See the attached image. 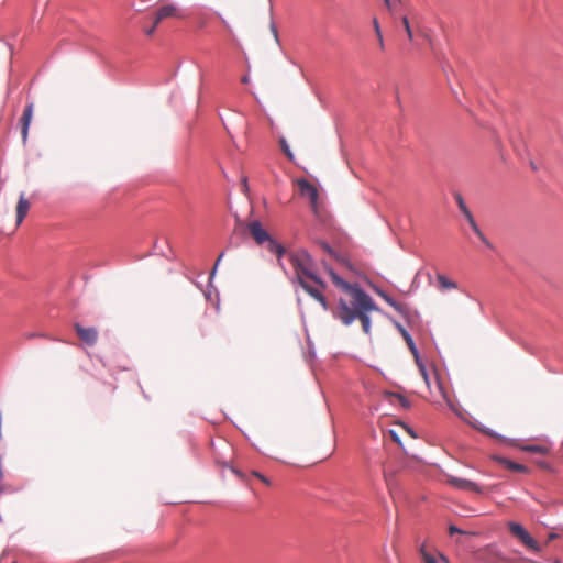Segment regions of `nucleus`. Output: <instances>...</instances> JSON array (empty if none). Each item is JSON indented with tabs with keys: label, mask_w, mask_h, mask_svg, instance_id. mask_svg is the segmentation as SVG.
<instances>
[{
	"label": "nucleus",
	"mask_w": 563,
	"mask_h": 563,
	"mask_svg": "<svg viewBox=\"0 0 563 563\" xmlns=\"http://www.w3.org/2000/svg\"><path fill=\"white\" fill-rule=\"evenodd\" d=\"M399 428H400L404 432H406L410 438H416V434L413 433V431H412L410 428L406 427V426H405V424H402V423H400V424H399Z\"/></svg>",
	"instance_id": "obj_27"
},
{
	"label": "nucleus",
	"mask_w": 563,
	"mask_h": 563,
	"mask_svg": "<svg viewBox=\"0 0 563 563\" xmlns=\"http://www.w3.org/2000/svg\"><path fill=\"white\" fill-rule=\"evenodd\" d=\"M29 208H30V202L29 200L24 197V194L22 192L20 195V198H19V201H18V206H16V223L18 224H21L22 221L24 220L27 211H29Z\"/></svg>",
	"instance_id": "obj_15"
},
{
	"label": "nucleus",
	"mask_w": 563,
	"mask_h": 563,
	"mask_svg": "<svg viewBox=\"0 0 563 563\" xmlns=\"http://www.w3.org/2000/svg\"><path fill=\"white\" fill-rule=\"evenodd\" d=\"M253 474H254V476L258 477L263 483L269 485L271 482L265 475H263L256 471H254Z\"/></svg>",
	"instance_id": "obj_29"
},
{
	"label": "nucleus",
	"mask_w": 563,
	"mask_h": 563,
	"mask_svg": "<svg viewBox=\"0 0 563 563\" xmlns=\"http://www.w3.org/2000/svg\"><path fill=\"white\" fill-rule=\"evenodd\" d=\"M35 336H37V334H36V333H29V334L26 335V338H29V339H32V338H35Z\"/></svg>",
	"instance_id": "obj_46"
},
{
	"label": "nucleus",
	"mask_w": 563,
	"mask_h": 563,
	"mask_svg": "<svg viewBox=\"0 0 563 563\" xmlns=\"http://www.w3.org/2000/svg\"><path fill=\"white\" fill-rule=\"evenodd\" d=\"M372 25H373V30H374V34H375V35H379V34H382V33H383L382 27H380V23H379V21H378V18H377V16H374V18L372 19Z\"/></svg>",
	"instance_id": "obj_25"
},
{
	"label": "nucleus",
	"mask_w": 563,
	"mask_h": 563,
	"mask_svg": "<svg viewBox=\"0 0 563 563\" xmlns=\"http://www.w3.org/2000/svg\"><path fill=\"white\" fill-rule=\"evenodd\" d=\"M2 493H3V488H2V487H0V495H1Z\"/></svg>",
	"instance_id": "obj_51"
},
{
	"label": "nucleus",
	"mask_w": 563,
	"mask_h": 563,
	"mask_svg": "<svg viewBox=\"0 0 563 563\" xmlns=\"http://www.w3.org/2000/svg\"><path fill=\"white\" fill-rule=\"evenodd\" d=\"M75 330L82 342L88 346H93L98 340V331L93 327L85 328L79 323L75 324Z\"/></svg>",
	"instance_id": "obj_7"
},
{
	"label": "nucleus",
	"mask_w": 563,
	"mask_h": 563,
	"mask_svg": "<svg viewBox=\"0 0 563 563\" xmlns=\"http://www.w3.org/2000/svg\"><path fill=\"white\" fill-rule=\"evenodd\" d=\"M508 529L522 544L534 552H540L539 543L530 536V533L518 522L509 521Z\"/></svg>",
	"instance_id": "obj_3"
},
{
	"label": "nucleus",
	"mask_w": 563,
	"mask_h": 563,
	"mask_svg": "<svg viewBox=\"0 0 563 563\" xmlns=\"http://www.w3.org/2000/svg\"><path fill=\"white\" fill-rule=\"evenodd\" d=\"M269 27H271V31L274 35V38L277 43V45L279 47H282V40H280V36H279V33H278V30H277V26H276V23L273 21V19L271 20V24H269Z\"/></svg>",
	"instance_id": "obj_23"
},
{
	"label": "nucleus",
	"mask_w": 563,
	"mask_h": 563,
	"mask_svg": "<svg viewBox=\"0 0 563 563\" xmlns=\"http://www.w3.org/2000/svg\"><path fill=\"white\" fill-rule=\"evenodd\" d=\"M521 450L525 452L537 453L542 455H545L550 452V449L547 445H525L521 448Z\"/></svg>",
	"instance_id": "obj_17"
},
{
	"label": "nucleus",
	"mask_w": 563,
	"mask_h": 563,
	"mask_svg": "<svg viewBox=\"0 0 563 563\" xmlns=\"http://www.w3.org/2000/svg\"><path fill=\"white\" fill-rule=\"evenodd\" d=\"M267 119H268V121H269L271 125H272V126H274V122H273L272 118H271V117H267Z\"/></svg>",
	"instance_id": "obj_49"
},
{
	"label": "nucleus",
	"mask_w": 563,
	"mask_h": 563,
	"mask_svg": "<svg viewBox=\"0 0 563 563\" xmlns=\"http://www.w3.org/2000/svg\"><path fill=\"white\" fill-rule=\"evenodd\" d=\"M276 139H277V142L282 145V136L280 135H276Z\"/></svg>",
	"instance_id": "obj_48"
},
{
	"label": "nucleus",
	"mask_w": 563,
	"mask_h": 563,
	"mask_svg": "<svg viewBox=\"0 0 563 563\" xmlns=\"http://www.w3.org/2000/svg\"><path fill=\"white\" fill-rule=\"evenodd\" d=\"M420 554L422 555V559L424 558V554H429V553L426 551L424 545H422V547L420 548Z\"/></svg>",
	"instance_id": "obj_44"
},
{
	"label": "nucleus",
	"mask_w": 563,
	"mask_h": 563,
	"mask_svg": "<svg viewBox=\"0 0 563 563\" xmlns=\"http://www.w3.org/2000/svg\"><path fill=\"white\" fill-rule=\"evenodd\" d=\"M479 560L485 563H497L503 560V556L493 547H487L479 552Z\"/></svg>",
	"instance_id": "obj_13"
},
{
	"label": "nucleus",
	"mask_w": 563,
	"mask_h": 563,
	"mask_svg": "<svg viewBox=\"0 0 563 563\" xmlns=\"http://www.w3.org/2000/svg\"><path fill=\"white\" fill-rule=\"evenodd\" d=\"M218 16H219L221 23L223 24V26L231 33L232 29H231L229 22L223 18V15L221 13H218Z\"/></svg>",
	"instance_id": "obj_28"
},
{
	"label": "nucleus",
	"mask_w": 563,
	"mask_h": 563,
	"mask_svg": "<svg viewBox=\"0 0 563 563\" xmlns=\"http://www.w3.org/2000/svg\"><path fill=\"white\" fill-rule=\"evenodd\" d=\"M449 532H450V534H454V533H464V531H463V530L459 529L457 527H455V526H453V525H451V526L449 527Z\"/></svg>",
	"instance_id": "obj_32"
},
{
	"label": "nucleus",
	"mask_w": 563,
	"mask_h": 563,
	"mask_svg": "<svg viewBox=\"0 0 563 563\" xmlns=\"http://www.w3.org/2000/svg\"><path fill=\"white\" fill-rule=\"evenodd\" d=\"M400 21H401L404 30H405V32H406V34L408 36V40L412 41L413 40V33H412V29L410 26V22H409L408 18L407 16H401Z\"/></svg>",
	"instance_id": "obj_21"
},
{
	"label": "nucleus",
	"mask_w": 563,
	"mask_h": 563,
	"mask_svg": "<svg viewBox=\"0 0 563 563\" xmlns=\"http://www.w3.org/2000/svg\"><path fill=\"white\" fill-rule=\"evenodd\" d=\"M297 280L302 289L316 299L324 310L329 305L323 295L325 284L316 275L310 256L306 251H298L289 255Z\"/></svg>",
	"instance_id": "obj_2"
},
{
	"label": "nucleus",
	"mask_w": 563,
	"mask_h": 563,
	"mask_svg": "<svg viewBox=\"0 0 563 563\" xmlns=\"http://www.w3.org/2000/svg\"><path fill=\"white\" fill-rule=\"evenodd\" d=\"M389 435L394 442L398 443L400 446L402 445L398 430H396V429L389 430Z\"/></svg>",
	"instance_id": "obj_26"
},
{
	"label": "nucleus",
	"mask_w": 563,
	"mask_h": 563,
	"mask_svg": "<svg viewBox=\"0 0 563 563\" xmlns=\"http://www.w3.org/2000/svg\"><path fill=\"white\" fill-rule=\"evenodd\" d=\"M474 427L477 428L478 430H481L482 432L488 434L489 437L497 438V435L494 432H492V431H489L487 429L481 428L478 426H474Z\"/></svg>",
	"instance_id": "obj_35"
},
{
	"label": "nucleus",
	"mask_w": 563,
	"mask_h": 563,
	"mask_svg": "<svg viewBox=\"0 0 563 563\" xmlns=\"http://www.w3.org/2000/svg\"><path fill=\"white\" fill-rule=\"evenodd\" d=\"M380 295V297L389 305L391 306L393 308H395L396 310L400 311L401 309V306L395 301L391 297H389L387 294L383 292V291H379L378 292Z\"/></svg>",
	"instance_id": "obj_22"
},
{
	"label": "nucleus",
	"mask_w": 563,
	"mask_h": 563,
	"mask_svg": "<svg viewBox=\"0 0 563 563\" xmlns=\"http://www.w3.org/2000/svg\"><path fill=\"white\" fill-rule=\"evenodd\" d=\"M332 282L350 296V302L340 299L338 307L334 311V317L338 318L344 325H350L355 319L362 323L364 333H371V318L368 316L372 311H377L378 308L364 290L357 285H351L342 279L332 268L328 269Z\"/></svg>",
	"instance_id": "obj_1"
},
{
	"label": "nucleus",
	"mask_w": 563,
	"mask_h": 563,
	"mask_svg": "<svg viewBox=\"0 0 563 563\" xmlns=\"http://www.w3.org/2000/svg\"><path fill=\"white\" fill-rule=\"evenodd\" d=\"M321 246H322V249L324 250V252H327V253H329L330 255H333V256H335V257H336V255L334 254V252L332 251V249H331L328 244L323 243Z\"/></svg>",
	"instance_id": "obj_37"
},
{
	"label": "nucleus",
	"mask_w": 563,
	"mask_h": 563,
	"mask_svg": "<svg viewBox=\"0 0 563 563\" xmlns=\"http://www.w3.org/2000/svg\"><path fill=\"white\" fill-rule=\"evenodd\" d=\"M438 286L441 290L456 289L457 284L443 274H437Z\"/></svg>",
	"instance_id": "obj_16"
},
{
	"label": "nucleus",
	"mask_w": 563,
	"mask_h": 563,
	"mask_svg": "<svg viewBox=\"0 0 563 563\" xmlns=\"http://www.w3.org/2000/svg\"><path fill=\"white\" fill-rule=\"evenodd\" d=\"M449 483L454 486V487H457L460 489H464V490H472V492H476V493H481V489L479 487L472 481H468V479H464V478H459V477H451L449 479Z\"/></svg>",
	"instance_id": "obj_11"
},
{
	"label": "nucleus",
	"mask_w": 563,
	"mask_h": 563,
	"mask_svg": "<svg viewBox=\"0 0 563 563\" xmlns=\"http://www.w3.org/2000/svg\"><path fill=\"white\" fill-rule=\"evenodd\" d=\"M455 199H456L459 209L461 210V212L465 216V218L467 220L473 214L471 213L470 209L467 208L466 203L464 202L463 197L460 194H456Z\"/></svg>",
	"instance_id": "obj_18"
},
{
	"label": "nucleus",
	"mask_w": 563,
	"mask_h": 563,
	"mask_svg": "<svg viewBox=\"0 0 563 563\" xmlns=\"http://www.w3.org/2000/svg\"><path fill=\"white\" fill-rule=\"evenodd\" d=\"M241 81H242L243 84H249V82H250V75H249V74L244 75V76L241 78Z\"/></svg>",
	"instance_id": "obj_42"
},
{
	"label": "nucleus",
	"mask_w": 563,
	"mask_h": 563,
	"mask_svg": "<svg viewBox=\"0 0 563 563\" xmlns=\"http://www.w3.org/2000/svg\"><path fill=\"white\" fill-rule=\"evenodd\" d=\"M4 477L3 467H2V457L0 456V481Z\"/></svg>",
	"instance_id": "obj_40"
},
{
	"label": "nucleus",
	"mask_w": 563,
	"mask_h": 563,
	"mask_svg": "<svg viewBox=\"0 0 563 563\" xmlns=\"http://www.w3.org/2000/svg\"><path fill=\"white\" fill-rule=\"evenodd\" d=\"M169 16H181L178 11L177 7L175 4H165L158 8L156 11V23H159L162 20L169 18Z\"/></svg>",
	"instance_id": "obj_12"
},
{
	"label": "nucleus",
	"mask_w": 563,
	"mask_h": 563,
	"mask_svg": "<svg viewBox=\"0 0 563 563\" xmlns=\"http://www.w3.org/2000/svg\"><path fill=\"white\" fill-rule=\"evenodd\" d=\"M247 230L258 245H264L269 240L271 233L263 227L260 220H253L247 224Z\"/></svg>",
	"instance_id": "obj_6"
},
{
	"label": "nucleus",
	"mask_w": 563,
	"mask_h": 563,
	"mask_svg": "<svg viewBox=\"0 0 563 563\" xmlns=\"http://www.w3.org/2000/svg\"><path fill=\"white\" fill-rule=\"evenodd\" d=\"M297 184L300 194L309 199L313 212L318 214L319 194L317 188L306 179H300Z\"/></svg>",
	"instance_id": "obj_5"
},
{
	"label": "nucleus",
	"mask_w": 563,
	"mask_h": 563,
	"mask_svg": "<svg viewBox=\"0 0 563 563\" xmlns=\"http://www.w3.org/2000/svg\"><path fill=\"white\" fill-rule=\"evenodd\" d=\"M398 329H399L402 338L405 339L409 350L413 354V356L416 358V362H417V365L419 367V371L421 373V376L423 377L428 388L430 389L431 393H433L430 376H429V374L427 372L426 366L419 361L418 350L416 347V344H415L411 335L400 324H398Z\"/></svg>",
	"instance_id": "obj_4"
},
{
	"label": "nucleus",
	"mask_w": 563,
	"mask_h": 563,
	"mask_svg": "<svg viewBox=\"0 0 563 563\" xmlns=\"http://www.w3.org/2000/svg\"><path fill=\"white\" fill-rule=\"evenodd\" d=\"M501 462L510 471L520 472V473L527 472V467L522 464H518V463L511 462L509 460H501Z\"/></svg>",
	"instance_id": "obj_19"
},
{
	"label": "nucleus",
	"mask_w": 563,
	"mask_h": 563,
	"mask_svg": "<svg viewBox=\"0 0 563 563\" xmlns=\"http://www.w3.org/2000/svg\"><path fill=\"white\" fill-rule=\"evenodd\" d=\"M283 151H284V155H286L289 159H292V153L290 152V150L288 148V146L286 145L285 142H284Z\"/></svg>",
	"instance_id": "obj_34"
},
{
	"label": "nucleus",
	"mask_w": 563,
	"mask_h": 563,
	"mask_svg": "<svg viewBox=\"0 0 563 563\" xmlns=\"http://www.w3.org/2000/svg\"><path fill=\"white\" fill-rule=\"evenodd\" d=\"M12 563H18V562H15V561H14V562H12Z\"/></svg>",
	"instance_id": "obj_52"
},
{
	"label": "nucleus",
	"mask_w": 563,
	"mask_h": 563,
	"mask_svg": "<svg viewBox=\"0 0 563 563\" xmlns=\"http://www.w3.org/2000/svg\"><path fill=\"white\" fill-rule=\"evenodd\" d=\"M32 117H33V103L30 102L25 106L22 117L20 119L21 136H22L23 143H25L27 140L29 129L31 125Z\"/></svg>",
	"instance_id": "obj_9"
},
{
	"label": "nucleus",
	"mask_w": 563,
	"mask_h": 563,
	"mask_svg": "<svg viewBox=\"0 0 563 563\" xmlns=\"http://www.w3.org/2000/svg\"><path fill=\"white\" fill-rule=\"evenodd\" d=\"M157 24L158 23H156V19H155L154 24L145 31L146 35H148V36L153 35L157 27Z\"/></svg>",
	"instance_id": "obj_30"
},
{
	"label": "nucleus",
	"mask_w": 563,
	"mask_h": 563,
	"mask_svg": "<svg viewBox=\"0 0 563 563\" xmlns=\"http://www.w3.org/2000/svg\"><path fill=\"white\" fill-rule=\"evenodd\" d=\"M223 256H224V252H221V253L219 254V256L217 257V260H216V262H214V265H213V267H212V269H211V272H210L208 285H207L206 290L203 291V295H205V297H206V299H207L208 301H211V299H212V292L214 291V294H216V298H217V301L219 302V291L213 287L212 282H213V279H214V277H216V274H217L218 267H219V265H220V263H221V261H222Z\"/></svg>",
	"instance_id": "obj_8"
},
{
	"label": "nucleus",
	"mask_w": 563,
	"mask_h": 563,
	"mask_svg": "<svg viewBox=\"0 0 563 563\" xmlns=\"http://www.w3.org/2000/svg\"><path fill=\"white\" fill-rule=\"evenodd\" d=\"M467 222L470 223L472 229H474L477 225L473 216L467 219Z\"/></svg>",
	"instance_id": "obj_38"
},
{
	"label": "nucleus",
	"mask_w": 563,
	"mask_h": 563,
	"mask_svg": "<svg viewBox=\"0 0 563 563\" xmlns=\"http://www.w3.org/2000/svg\"><path fill=\"white\" fill-rule=\"evenodd\" d=\"M539 465L543 468H549V464L548 463H544V462H541L539 463Z\"/></svg>",
	"instance_id": "obj_45"
},
{
	"label": "nucleus",
	"mask_w": 563,
	"mask_h": 563,
	"mask_svg": "<svg viewBox=\"0 0 563 563\" xmlns=\"http://www.w3.org/2000/svg\"><path fill=\"white\" fill-rule=\"evenodd\" d=\"M479 239H481V241H482L485 245H487L488 247H492V244L489 243V241L486 239V236H485L484 234H483V238H479Z\"/></svg>",
	"instance_id": "obj_41"
},
{
	"label": "nucleus",
	"mask_w": 563,
	"mask_h": 563,
	"mask_svg": "<svg viewBox=\"0 0 563 563\" xmlns=\"http://www.w3.org/2000/svg\"><path fill=\"white\" fill-rule=\"evenodd\" d=\"M375 37H376V44H377L378 51L380 53H384L386 49V45H385V40H384L383 33L379 35H375Z\"/></svg>",
	"instance_id": "obj_24"
},
{
	"label": "nucleus",
	"mask_w": 563,
	"mask_h": 563,
	"mask_svg": "<svg viewBox=\"0 0 563 563\" xmlns=\"http://www.w3.org/2000/svg\"><path fill=\"white\" fill-rule=\"evenodd\" d=\"M440 561H441L442 563H450V561H449L448 556H445V555H443V554H440Z\"/></svg>",
	"instance_id": "obj_43"
},
{
	"label": "nucleus",
	"mask_w": 563,
	"mask_h": 563,
	"mask_svg": "<svg viewBox=\"0 0 563 563\" xmlns=\"http://www.w3.org/2000/svg\"><path fill=\"white\" fill-rule=\"evenodd\" d=\"M433 383H434V390L446 402V405L450 407V409L456 412V408H455L454 404L451 401V399H450L446 390L444 389V386L437 373L433 374Z\"/></svg>",
	"instance_id": "obj_10"
},
{
	"label": "nucleus",
	"mask_w": 563,
	"mask_h": 563,
	"mask_svg": "<svg viewBox=\"0 0 563 563\" xmlns=\"http://www.w3.org/2000/svg\"><path fill=\"white\" fill-rule=\"evenodd\" d=\"M385 479H386L387 484L389 485L390 479H389V475L386 472H385Z\"/></svg>",
	"instance_id": "obj_47"
},
{
	"label": "nucleus",
	"mask_w": 563,
	"mask_h": 563,
	"mask_svg": "<svg viewBox=\"0 0 563 563\" xmlns=\"http://www.w3.org/2000/svg\"><path fill=\"white\" fill-rule=\"evenodd\" d=\"M241 188H242V191L244 194H246L249 191V184H247V178L246 177L242 178Z\"/></svg>",
	"instance_id": "obj_31"
},
{
	"label": "nucleus",
	"mask_w": 563,
	"mask_h": 563,
	"mask_svg": "<svg viewBox=\"0 0 563 563\" xmlns=\"http://www.w3.org/2000/svg\"><path fill=\"white\" fill-rule=\"evenodd\" d=\"M400 3L401 0H384V4L390 14H394L396 12Z\"/></svg>",
	"instance_id": "obj_20"
},
{
	"label": "nucleus",
	"mask_w": 563,
	"mask_h": 563,
	"mask_svg": "<svg viewBox=\"0 0 563 563\" xmlns=\"http://www.w3.org/2000/svg\"><path fill=\"white\" fill-rule=\"evenodd\" d=\"M552 563H561L559 559H555Z\"/></svg>",
	"instance_id": "obj_50"
},
{
	"label": "nucleus",
	"mask_w": 563,
	"mask_h": 563,
	"mask_svg": "<svg viewBox=\"0 0 563 563\" xmlns=\"http://www.w3.org/2000/svg\"><path fill=\"white\" fill-rule=\"evenodd\" d=\"M264 245L271 254L276 256L278 265L282 266V242L271 235Z\"/></svg>",
	"instance_id": "obj_14"
},
{
	"label": "nucleus",
	"mask_w": 563,
	"mask_h": 563,
	"mask_svg": "<svg viewBox=\"0 0 563 563\" xmlns=\"http://www.w3.org/2000/svg\"><path fill=\"white\" fill-rule=\"evenodd\" d=\"M424 563H437V560L431 554H424L423 558Z\"/></svg>",
	"instance_id": "obj_33"
},
{
	"label": "nucleus",
	"mask_w": 563,
	"mask_h": 563,
	"mask_svg": "<svg viewBox=\"0 0 563 563\" xmlns=\"http://www.w3.org/2000/svg\"><path fill=\"white\" fill-rule=\"evenodd\" d=\"M397 398H398L399 402L401 404V406H404V407L409 406V401L404 396L397 395Z\"/></svg>",
	"instance_id": "obj_36"
},
{
	"label": "nucleus",
	"mask_w": 563,
	"mask_h": 563,
	"mask_svg": "<svg viewBox=\"0 0 563 563\" xmlns=\"http://www.w3.org/2000/svg\"><path fill=\"white\" fill-rule=\"evenodd\" d=\"M473 231L475 232V234L478 236V238H483V232L481 231L479 227L476 225Z\"/></svg>",
	"instance_id": "obj_39"
}]
</instances>
